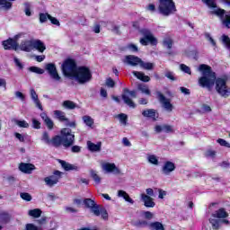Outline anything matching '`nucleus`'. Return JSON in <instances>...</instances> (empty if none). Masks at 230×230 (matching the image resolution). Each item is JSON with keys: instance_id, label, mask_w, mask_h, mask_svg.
Returning <instances> with one entry per match:
<instances>
[{"instance_id": "f257e3e1", "label": "nucleus", "mask_w": 230, "mask_h": 230, "mask_svg": "<svg viewBox=\"0 0 230 230\" xmlns=\"http://www.w3.org/2000/svg\"><path fill=\"white\" fill-rule=\"evenodd\" d=\"M198 70L201 73V77L199 78L198 84L200 87H206L209 91L213 89V85L217 84V74L213 72L211 66L201 64L199 65Z\"/></svg>"}, {"instance_id": "f03ea898", "label": "nucleus", "mask_w": 230, "mask_h": 230, "mask_svg": "<svg viewBox=\"0 0 230 230\" xmlns=\"http://www.w3.org/2000/svg\"><path fill=\"white\" fill-rule=\"evenodd\" d=\"M72 80H75L80 85H84V84H89L93 80V73H91V69L87 66H79Z\"/></svg>"}, {"instance_id": "7ed1b4c3", "label": "nucleus", "mask_w": 230, "mask_h": 230, "mask_svg": "<svg viewBox=\"0 0 230 230\" xmlns=\"http://www.w3.org/2000/svg\"><path fill=\"white\" fill-rule=\"evenodd\" d=\"M158 12L162 15H164V17L175 13L177 12L175 3L173 0H159Z\"/></svg>"}, {"instance_id": "20e7f679", "label": "nucleus", "mask_w": 230, "mask_h": 230, "mask_svg": "<svg viewBox=\"0 0 230 230\" xmlns=\"http://www.w3.org/2000/svg\"><path fill=\"white\" fill-rule=\"evenodd\" d=\"M216 91L221 98H229L230 87L227 85V78L219 77L216 80Z\"/></svg>"}, {"instance_id": "39448f33", "label": "nucleus", "mask_w": 230, "mask_h": 230, "mask_svg": "<svg viewBox=\"0 0 230 230\" xmlns=\"http://www.w3.org/2000/svg\"><path fill=\"white\" fill-rule=\"evenodd\" d=\"M76 69H78V67H76V63L73 59L65 60L61 66V70L64 76H66L71 80H73L76 73Z\"/></svg>"}, {"instance_id": "423d86ee", "label": "nucleus", "mask_w": 230, "mask_h": 230, "mask_svg": "<svg viewBox=\"0 0 230 230\" xmlns=\"http://www.w3.org/2000/svg\"><path fill=\"white\" fill-rule=\"evenodd\" d=\"M60 135L63 139V146L69 148L75 145V133L69 128H63L60 130Z\"/></svg>"}, {"instance_id": "0eeeda50", "label": "nucleus", "mask_w": 230, "mask_h": 230, "mask_svg": "<svg viewBox=\"0 0 230 230\" xmlns=\"http://www.w3.org/2000/svg\"><path fill=\"white\" fill-rule=\"evenodd\" d=\"M121 98L128 107H130V109H136V103L132 101V98H137L136 91H130L128 88H124Z\"/></svg>"}, {"instance_id": "6e6552de", "label": "nucleus", "mask_w": 230, "mask_h": 230, "mask_svg": "<svg viewBox=\"0 0 230 230\" xmlns=\"http://www.w3.org/2000/svg\"><path fill=\"white\" fill-rule=\"evenodd\" d=\"M22 37H24V33L22 32L15 35L13 39L4 40L2 43L4 49H14V51H17V49H19V43H17V40L22 39Z\"/></svg>"}, {"instance_id": "1a4fd4ad", "label": "nucleus", "mask_w": 230, "mask_h": 230, "mask_svg": "<svg viewBox=\"0 0 230 230\" xmlns=\"http://www.w3.org/2000/svg\"><path fill=\"white\" fill-rule=\"evenodd\" d=\"M54 116L56 119H58V121L65 122L66 127H70L71 128H76V122L75 121L70 122L69 119L66 117V112L56 110L54 111Z\"/></svg>"}, {"instance_id": "9d476101", "label": "nucleus", "mask_w": 230, "mask_h": 230, "mask_svg": "<svg viewBox=\"0 0 230 230\" xmlns=\"http://www.w3.org/2000/svg\"><path fill=\"white\" fill-rule=\"evenodd\" d=\"M101 167L106 173H114V175H119L121 173V170L114 163L102 162Z\"/></svg>"}, {"instance_id": "9b49d317", "label": "nucleus", "mask_w": 230, "mask_h": 230, "mask_svg": "<svg viewBox=\"0 0 230 230\" xmlns=\"http://www.w3.org/2000/svg\"><path fill=\"white\" fill-rule=\"evenodd\" d=\"M157 98L162 105V107L167 111L172 112L173 111V104H172V100L168 99L161 92H156Z\"/></svg>"}, {"instance_id": "f8f14e48", "label": "nucleus", "mask_w": 230, "mask_h": 230, "mask_svg": "<svg viewBox=\"0 0 230 230\" xmlns=\"http://www.w3.org/2000/svg\"><path fill=\"white\" fill-rule=\"evenodd\" d=\"M62 172L60 171H55L54 175H50L44 178V182L47 186H49V188H53L55 184L58 183V181L61 179Z\"/></svg>"}, {"instance_id": "ddd939ff", "label": "nucleus", "mask_w": 230, "mask_h": 230, "mask_svg": "<svg viewBox=\"0 0 230 230\" xmlns=\"http://www.w3.org/2000/svg\"><path fill=\"white\" fill-rule=\"evenodd\" d=\"M46 71H48L50 78L54 80V82H60V75H58V71L57 70V66L53 63H49L45 66Z\"/></svg>"}, {"instance_id": "4468645a", "label": "nucleus", "mask_w": 230, "mask_h": 230, "mask_svg": "<svg viewBox=\"0 0 230 230\" xmlns=\"http://www.w3.org/2000/svg\"><path fill=\"white\" fill-rule=\"evenodd\" d=\"M142 59L134 56V55H128L126 56L123 59L124 64H128V66H132L133 67H136L137 66H141Z\"/></svg>"}, {"instance_id": "2eb2a0df", "label": "nucleus", "mask_w": 230, "mask_h": 230, "mask_svg": "<svg viewBox=\"0 0 230 230\" xmlns=\"http://www.w3.org/2000/svg\"><path fill=\"white\" fill-rule=\"evenodd\" d=\"M155 132H156V134H161V132H165V134H173L175 129L173 128V126L168 124L156 125L155 126Z\"/></svg>"}, {"instance_id": "dca6fc26", "label": "nucleus", "mask_w": 230, "mask_h": 230, "mask_svg": "<svg viewBox=\"0 0 230 230\" xmlns=\"http://www.w3.org/2000/svg\"><path fill=\"white\" fill-rule=\"evenodd\" d=\"M172 172H175V164L170 161L164 163L162 166L163 175H171Z\"/></svg>"}, {"instance_id": "f3484780", "label": "nucleus", "mask_w": 230, "mask_h": 230, "mask_svg": "<svg viewBox=\"0 0 230 230\" xmlns=\"http://www.w3.org/2000/svg\"><path fill=\"white\" fill-rule=\"evenodd\" d=\"M139 32L141 33V35L147 39V40L150 42V44H152V46H155L157 44V39L154 36L150 30L142 29L139 31Z\"/></svg>"}, {"instance_id": "a211bd4d", "label": "nucleus", "mask_w": 230, "mask_h": 230, "mask_svg": "<svg viewBox=\"0 0 230 230\" xmlns=\"http://www.w3.org/2000/svg\"><path fill=\"white\" fill-rule=\"evenodd\" d=\"M140 197L146 208H155V202H154V199L152 197L145 193L140 194Z\"/></svg>"}, {"instance_id": "6ab92c4d", "label": "nucleus", "mask_w": 230, "mask_h": 230, "mask_svg": "<svg viewBox=\"0 0 230 230\" xmlns=\"http://www.w3.org/2000/svg\"><path fill=\"white\" fill-rule=\"evenodd\" d=\"M19 170L22 173L30 174L31 172H33V170H35V165L32 164L21 163L19 164Z\"/></svg>"}, {"instance_id": "aec40b11", "label": "nucleus", "mask_w": 230, "mask_h": 230, "mask_svg": "<svg viewBox=\"0 0 230 230\" xmlns=\"http://www.w3.org/2000/svg\"><path fill=\"white\" fill-rule=\"evenodd\" d=\"M20 49L22 51H26L27 53H30L33 49V40H23L20 44Z\"/></svg>"}, {"instance_id": "412c9836", "label": "nucleus", "mask_w": 230, "mask_h": 230, "mask_svg": "<svg viewBox=\"0 0 230 230\" xmlns=\"http://www.w3.org/2000/svg\"><path fill=\"white\" fill-rule=\"evenodd\" d=\"M32 49H37L40 53L46 51V45L40 40H33Z\"/></svg>"}, {"instance_id": "4be33fe9", "label": "nucleus", "mask_w": 230, "mask_h": 230, "mask_svg": "<svg viewBox=\"0 0 230 230\" xmlns=\"http://www.w3.org/2000/svg\"><path fill=\"white\" fill-rule=\"evenodd\" d=\"M12 1L15 0H0V12H8L12 10Z\"/></svg>"}, {"instance_id": "5701e85b", "label": "nucleus", "mask_w": 230, "mask_h": 230, "mask_svg": "<svg viewBox=\"0 0 230 230\" xmlns=\"http://www.w3.org/2000/svg\"><path fill=\"white\" fill-rule=\"evenodd\" d=\"M209 224L211 225V228L213 230H218L221 227L222 219H218L213 216L208 219Z\"/></svg>"}, {"instance_id": "b1692460", "label": "nucleus", "mask_w": 230, "mask_h": 230, "mask_svg": "<svg viewBox=\"0 0 230 230\" xmlns=\"http://www.w3.org/2000/svg\"><path fill=\"white\" fill-rule=\"evenodd\" d=\"M40 118L43 119L49 130H53L55 123L51 120L49 117H48V115L45 112L40 113Z\"/></svg>"}, {"instance_id": "393cba45", "label": "nucleus", "mask_w": 230, "mask_h": 230, "mask_svg": "<svg viewBox=\"0 0 230 230\" xmlns=\"http://www.w3.org/2000/svg\"><path fill=\"white\" fill-rule=\"evenodd\" d=\"M59 164H61L62 168L66 171V172H69L71 170H75V172H77V170H79L78 166L75 165V164H71L64 160H58Z\"/></svg>"}, {"instance_id": "a878e982", "label": "nucleus", "mask_w": 230, "mask_h": 230, "mask_svg": "<svg viewBox=\"0 0 230 230\" xmlns=\"http://www.w3.org/2000/svg\"><path fill=\"white\" fill-rule=\"evenodd\" d=\"M31 98L33 100L36 107L40 109V111H43L42 104L40 103V101L39 100V95H37V92H35V89H31Z\"/></svg>"}, {"instance_id": "bb28decb", "label": "nucleus", "mask_w": 230, "mask_h": 230, "mask_svg": "<svg viewBox=\"0 0 230 230\" xmlns=\"http://www.w3.org/2000/svg\"><path fill=\"white\" fill-rule=\"evenodd\" d=\"M142 116H144L145 118H151L152 119H154V121H155V119L159 118V115L155 112V110L154 109L145 110L142 112Z\"/></svg>"}, {"instance_id": "cd10ccee", "label": "nucleus", "mask_w": 230, "mask_h": 230, "mask_svg": "<svg viewBox=\"0 0 230 230\" xmlns=\"http://www.w3.org/2000/svg\"><path fill=\"white\" fill-rule=\"evenodd\" d=\"M87 148L90 152H102V142L94 144L91 141H87Z\"/></svg>"}, {"instance_id": "c85d7f7f", "label": "nucleus", "mask_w": 230, "mask_h": 230, "mask_svg": "<svg viewBox=\"0 0 230 230\" xmlns=\"http://www.w3.org/2000/svg\"><path fill=\"white\" fill-rule=\"evenodd\" d=\"M132 75H134L137 80H141V82H150V76L145 75L143 72L133 71Z\"/></svg>"}, {"instance_id": "c756f323", "label": "nucleus", "mask_w": 230, "mask_h": 230, "mask_svg": "<svg viewBox=\"0 0 230 230\" xmlns=\"http://www.w3.org/2000/svg\"><path fill=\"white\" fill-rule=\"evenodd\" d=\"M118 197L124 199V200L129 202V204H134V199H131L128 193L125 190H118Z\"/></svg>"}, {"instance_id": "7c9ffc66", "label": "nucleus", "mask_w": 230, "mask_h": 230, "mask_svg": "<svg viewBox=\"0 0 230 230\" xmlns=\"http://www.w3.org/2000/svg\"><path fill=\"white\" fill-rule=\"evenodd\" d=\"M212 216L216 218H227V217H229V214H227L226 209L219 208L215 213H213Z\"/></svg>"}, {"instance_id": "2f4dec72", "label": "nucleus", "mask_w": 230, "mask_h": 230, "mask_svg": "<svg viewBox=\"0 0 230 230\" xmlns=\"http://www.w3.org/2000/svg\"><path fill=\"white\" fill-rule=\"evenodd\" d=\"M62 107L64 109H67L68 111H74V109H76L77 105L75 103V102L67 100L62 102Z\"/></svg>"}, {"instance_id": "473e14b6", "label": "nucleus", "mask_w": 230, "mask_h": 230, "mask_svg": "<svg viewBox=\"0 0 230 230\" xmlns=\"http://www.w3.org/2000/svg\"><path fill=\"white\" fill-rule=\"evenodd\" d=\"M149 229L151 230H164V225L159 221L149 223Z\"/></svg>"}, {"instance_id": "72a5a7b5", "label": "nucleus", "mask_w": 230, "mask_h": 230, "mask_svg": "<svg viewBox=\"0 0 230 230\" xmlns=\"http://www.w3.org/2000/svg\"><path fill=\"white\" fill-rule=\"evenodd\" d=\"M11 218L12 217L7 212H4V211L0 212V224H8Z\"/></svg>"}, {"instance_id": "f704fd0d", "label": "nucleus", "mask_w": 230, "mask_h": 230, "mask_svg": "<svg viewBox=\"0 0 230 230\" xmlns=\"http://www.w3.org/2000/svg\"><path fill=\"white\" fill-rule=\"evenodd\" d=\"M50 145H53V146H60L61 145H64V140L61 136H56L51 139Z\"/></svg>"}, {"instance_id": "c9c22d12", "label": "nucleus", "mask_w": 230, "mask_h": 230, "mask_svg": "<svg viewBox=\"0 0 230 230\" xmlns=\"http://www.w3.org/2000/svg\"><path fill=\"white\" fill-rule=\"evenodd\" d=\"M28 215L33 218H40V215H42V210L40 208L31 209L28 211Z\"/></svg>"}, {"instance_id": "e433bc0d", "label": "nucleus", "mask_w": 230, "mask_h": 230, "mask_svg": "<svg viewBox=\"0 0 230 230\" xmlns=\"http://www.w3.org/2000/svg\"><path fill=\"white\" fill-rule=\"evenodd\" d=\"M147 162L154 166H159V158L155 155H149L147 156Z\"/></svg>"}, {"instance_id": "4c0bfd02", "label": "nucleus", "mask_w": 230, "mask_h": 230, "mask_svg": "<svg viewBox=\"0 0 230 230\" xmlns=\"http://www.w3.org/2000/svg\"><path fill=\"white\" fill-rule=\"evenodd\" d=\"M137 90L140 91L143 94H146L147 96H150L151 94L150 88H148V85L146 84H138Z\"/></svg>"}, {"instance_id": "58836bf2", "label": "nucleus", "mask_w": 230, "mask_h": 230, "mask_svg": "<svg viewBox=\"0 0 230 230\" xmlns=\"http://www.w3.org/2000/svg\"><path fill=\"white\" fill-rule=\"evenodd\" d=\"M133 226H135V227H150V223L146 220H137L133 222Z\"/></svg>"}, {"instance_id": "ea45409f", "label": "nucleus", "mask_w": 230, "mask_h": 230, "mask_svg": "<svg viewBox=\"0 0 230 230\" xmlns=\"http://www.w3.org/2000/svg\"><path fill=\"white\" fill-rule=\"evenodd\" d=\"M155 66V65L154 63H145V61L140 62V67H142V69H146V71H152V69H154V67Z\"/></svg>"}, {"instance_id": "a19ab883", "label": "nucleus", "mask_w": 230, "mask_h": 230, "mask_svg": "<svg viewBox=\"0 0 230 230\" xmlns=\"http://www.w3.org/2000/svg\"><path fill=\"white\" fill-rule=\"evenodd\" d=\"M13 122L15 125L19 126L20 128H29L30 124L26 122V120H19V119H14Z\"/></svg>"}, {"instance_id": "79ce46f5", "label": "nucleus", "mask_w": 230, "mask_h": 230, "mask_svg": "<svg viewBox=\"0 0 230 230\" xmlns=\"http://www.w3.org/2000/svg\"><path fill=\"white\" fill-rule=\"evenodd\" d=\"M116 118L119 119V123H121V125L127 126V119H128V116H127V114L120 113L119 115H116Z\"/></svg>"}, {"instance_id": "37998d69", "label": "nucleus", "mask_w": 230, "mask_h": 230, "mask_svg": "<svg viewBox=\"0 0 230 230\" xmlns=\"http://www.w3.org/2000/svg\"><path fill=\"white\" fill-rule=\"evenodd\" d=\"M90 173H91V177L93 179L96 184H100V182H102V178L100 177V175H98V172H96V171L91 170Z\"/></svg>"}, {"instance_id": "c03bdc74", "label": "nucleus", "mask_w": 230, "mask_h": 230, "mask_svg": "<svg viewBox=\"0 0 230 230\" xmlns=\"http://www.w3.org/2000/svg\"><path fill=\"white\" fill-rule=\"evenodd\" d=\"M221 40L224 44V46L227 49H230V38L229 36L223 34L221 37Z\"/></svg>"}, {"instance_id": "a18cd8bd", "label": "nucleus", "mask_w": 230, "mask_h": 230, "mask_svg": "<svg viewBox=\"0 0 230 230\" xmlns=\"http://www.w3.org/2000/svg\"><path fill=\"white\" fill-rule=\"evenodd\" d=\"M164 47H165L167 49H172L173 46V40L170 38H165L163 41Z\"/></svg>"}, {"instance_id": "49530a36", "label": "nucleus", "mask_w": 230, "mask_h": 230, "mask_svg": "<svg viewBox=\"0 0 230 230\" xmlns=\"http://www.w3.org/2000/svg\"><path fill=\"white\" fill-rule=\"evenodd\" d=\"M83 121L87 127H93L94 125V120L90 116H84Z\"/></svg>"}, {"instance_id": "de8ad7c7", "label": "nucleus", "mask_w": 230, "mask_h": 230, "mask_svg": "<svg viewBox=\"0 0 230 230\" xmlns=\"http://www.w3.org/2000/svg\"><path fill=\"white\" fill-rule=\"evenodd\" d=\"M41 141L45 142L46 145H51V138H49V133L44 131L41 136Z\"/></svg>"}, {"instance_id": "09e8293b", "label": "nucleus", "mask_w": 230, "mask_h": 230, "mask_svg": "<svg viewBox=\"0 0 230 230\" xmlns=\"http://www.w3.org/2000/svg\"><path fill=\"white\" fill-rule=\"evenodd\" d=\"M84 204L85 208H88L89 209H91L92 208H93L96 205V202H94V199H85L84 200Z\"/></svg>"}, {"instance_id": "8fccbe9b", "label": "nucleus", "mask_w": 230, "mask_h": 230, "mask_svg": "<svg viewBox=\"0 0 230 230\" xmlns=\"http://www.w3.org/2000/svg\"><path fill=\"white\" fill-rule=\"evenodd\" d=\"M102 208H101L100 206H98V205L95 204V205L91 208V211H92V213H93V215H95V217H100Z\"/></svg>"}, {"instance_id": "3c124183", "label": "nucleus", "mask_w": 230, "mask_h": 230, "mask_svg": "<svg viewBox=\"0 0 230 230\" xmlns=\"http://www.w3.org/2000/svg\"><path fill=\"white\" fill-rule=\"evenodd\" d=\"M29 71L31 73H36V75H44V69L38 66H31L29 67Z\"/></svg>"}, {"instance_id": "603ef678", "label": "nucleus", "mask_w": 230, "mask_h": 230, "mask_svg": "<svg viewBox=\"0 0 230 230\" xmlns=\"http://www.w3.org/2000/svg\"><path fill=\"white\" fill-rule=\"evenodd\" d=\"M23 6H24L25 15H27V17H31V5L30 4V3H25V4H23Z\"/></svg>"}, {"instance_id": "864d4df0", "label": "nucleus", "mask_w": 230, "mask_h": 230, "mask_svg": "<svg viewBox=\"0 0 230 230\" xmlns=\"http://www.w3.org/2000/svg\"><path fill=\"white\" fill-rule=\"evenodd\" d=\"M142 217L146 219V220H152L154 218V217H155V215H154V213L150 212V211H143L142 212Z\"/></svg>"}, {"instance_id": "5fc2aeb1", "label": "nucleus", "mask_w": 230, "mask_h": 230, "mask_svg": "<svg viewBox=\"0 0 230 230\" xmlns=\"http://www.w3.org/2000/svg\"><path fill=\"white\" fill-rule=\"evenodd\" d=\"M20 197L21 199H22V200H25L26 202H31V196L28 192H22L20 194Z\"/></svg>"}, {"instance_id": "6e6d98bb", "label": "nucleus", "mask_w": 230, "mask_h": 230, "mask_svg": "<svg viewBox=\"0 0 230 230\" xmlns=\"http://www.w3.org/2000/svg\"><path fill=\"white\" fill-rule=\"evenodd\" d=\"M217 143H218V145H220V146H226V148H230V144L229 142H227L226 139L224 138H218L217 140Z\"/></svg>"}, {"instance_id": "4d7b16f0", "label": "nucleus", "mask_w": 230, "mask_h": 230, "mask_svg": "<svg viewBox=\"0 0 230 230\" xmlns=\"http://www.w3.org/2000/svg\"><path fill=\"white\" fill-rule=\"evenodd\" d=\"M180 68L181 71H183V73H187V75H191V69L190 68V66L181 64L180 65Z\"/></svg>"}, {"instance_id": "13d9d810", "label": "nucleus", "mask_w": 230, "mask_h": 230, "mask_svg": "<svg viewBox=\"0 0 230 230\" xmlns=\"http://www.w3.org/2000/svg\"><path fill=\"white\" fill-rule=\"evenodd\" d=\"M49 17H50V14H49L48 13H40V22H46V21H48Z\"/></svg>"}, {"instance_id": "bf43d9fd", "label": "nucleus", "mask_w": 230, "mask_h": 230, "mask_svg": "<svg viewBox=\"0 0 230 230\" xmlns=\"http://www.w3.org/2000/svg\"><path fill=\"white\" fill-rule=\"evenodd\" d=\"M205 38L208 40V42H210L212 46L217 47V42L215 41L213 37H211V34L205 33Z\"/></svg>"}, {"instance_id": "052dcab7", "label": "nucleus", "mask_w": 230, "mask_h": 230, "mask_svg": "<svg viewBox=\"0 0 230 230\" xmlns=\"http://www.w3.org/2000/svg\"><path fill=\"white\" fill-rule=\"evenodd\" d=\"M26 230H42V227H39L33 224H27Z\"/></svg>"}, {"instance_id": "680f3d73", "label": "nucleus", "mask_w": 230, "mask_h": 230, "mask_svg": "<svg viewBox=\"0 0 230 230\" xmlns=\"http://www.w3.org/2000/svg\"><path fill=\"white\" fill-rule=\"evenodd\" d=\"M32 121V128L39 129L40 128V121H39L37 119L33 118L31 119Z\"/></svg>"}, {"instance_id": "e2e57ef3", "label": "nucleus", "mask_w": 230, "mask_h": 230, "mask_svg": "<svg viewBox=\"0 0 230 230\" xmlns=\"http://www.w3.org/2000/svg\"><path fill=\"white\" fill-rule=\"evenodd\" d=\"M127 49H129V51H133L134 53H137L138 51L137 46L132 43L128 44L127 46Z\"/></svg>"}, {"instance_id": "0e129e2a", "label": "nucleus", "mask_w": 230, "mask_h": 230, "mask_svg": "<svg viewBox=\"0 0 230 230\" xmlns=\"http://www.w3.org/2000/svg\"><path fill=\"white\" fill-rule=\"evenodd\" d=\"M201 111L203 113H208V112H211V106L208 105V104H202L201 105Z\"/></svg>"}, {"instance_id": "69168bd1", "label": "nucleus", "mask_w": 230, "mask_h": 230, "mask_svg": "<svg viewBox=\"0 0 230 230\" xmlns=\"http://www.w3.org/2000/svg\"><path fill=\"white\" fill-rule=\"evenodd\" d=\"M106 85L107 87H114V85H116V83L114 82V80H112V78L109 77L106 79Z\"/></svg>"}, {"instance_id": "338daca9", "label": "nucleus", "mask_w": 230, "mask_h": 230, "mask_svg": "<svg viewBox=\"0 0 230 230\" xmlns=\"http://www.w3.org/2000/svg\"><path fill=\"white\" fill-rule=\"evenodd\" d=\"M101 217L103 220H107L109 218V213H107V210L103 208L101 210Z\"/></svg>"}, {"instance_id": "774afa93", "label": "nucleus", "mask_w": 230, "mask_h": 230, "mask_svg": "<svg viewBox=\"0 0 230 230\" xmlns=\"http://www.w3.org/2000/svg\"><path fill=\"white\" fill-rule=\"evenodd\" d=\"M49 20L52 24H55L56 26H60V22L57 18L50 15Z\"/></svg>"}]
</instances>
